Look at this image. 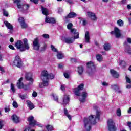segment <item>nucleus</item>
Wrapping results in <instances>:
<instances>
[{
  "label": "nucleus",
  "instance_id": "53",
  "mask_svg": "<svg viewBox=\"0 0 131 131\" xmlns=\"http://www.w3.org/2000/svg\"><path fill=\"white\" fill-rule=\"evenodd\" d=\"M102 85L103 86H108V85H109V84L106 82H102Z\"/></svg>",
  "mask_w": 131,
  "mask_h": 131
},
{
  "label": "nucleus",
  "instance_id": "59",
  "mask_svg": "<svg viewBox=\"0 0 131 131\" xmlns=\"http://www.w3.org/2000/svg\"><path fill=\"white\" fill-rule=\"evenodd\" d=\"M127 125H128V127L129 128L130 130H131V122H127Z\"/></svg>",
  "mask_w": 131,
  "mask_h": 131
},
{
  "label": "nucleus",
  "instance_id": "33",
  "mask_svg": "<svg viewBox=\"0 0 131 131\" xmlns=\"http://www.w3.org/2000/svg\"><path fill=\"white\" fill-rule=\"evenodd\" d=\"M111 48L110 45L109 44H104V49L105 51H110Z\"/></svg>",
  "mask_w": 131,
  "mask_h": 131
},
{
  "label": "nucleus",
  "instance_id": "47",
  "mask_svg": "<svg viewBox=\"0 0 131 131\" xmlns=\"http://www.w3.org/2000/svg\"><path fill=\"white\" fill-rule=\"evenodd\" d=\"M3 126H4V121L0 120V129L3 128Z\"/></svg>",
  "mask_w": 131,
  "mask_h": 131
},
{
  "label": "nucleus",
  "instance_id": "57",
  "mask_svg": "<svg viewBox=\"0 0 131 131\" xmlns=\"http://www.w3.org/2000/svg\"><path fill=\"white\" fill-rule=\"evenodd\" d=\"M24 131H34V130H30V127H28Z\"/></svg>",
  "mask_w": 131,
  "mask_h": 131
},
{
  "label": "nucleus",
  "instance_id": "14",
  "mask_svg": "<svg viewBox=\"0 0 131 131\" xmlns=\"http://www.w3.org/2000/svg\"><path fill=\"white\" fill-rule=\"evenodd\" d=\"M86 16L92 21H97L98 20V18L97 17V15L94 12H92L91 11L87 12Z\"/></svg>",
  "mask_w": 131,
  "mask_h": 131
},
{
  "label": "nucleus",
  "instance_id": "58",
  "mask_svg": "<svg viewBox=\"0 0 131 131\" xmlns=\"http://www.w3.org/2000/svg\"><path fill=\"white\" fill-rule=\"evenodd\" d=\"M57 12L58 13H62V12H63V9L62 8H58Z\"/></svg>",
  "mask_w": 131,
  "mask_h": 131
},
{
  "label": "nucleus",
  "instance_id": "23",
  "mask_svg": "<svg viewBox=\"0 0 131 131\" xmlns=\"http://www.w3.org/2000/svg\"><path fill=\"white\" fill-rule=\"evenodd\" d=\"M23 80V78H20L18 82L17 83V86L18 89H22L23 88V83H22V81Z\"/></svg>",
  "mask_w": 131,
  "mask_h": 131
},
{
  "label": "nucleus",
  "instance_id": "20",
  "mask_svg": "<svg viewBox=\"0 0 131 131\" xmlns=\"http://www.w3.org/2000/svg\"><path fill=\"white\" fill-rule=\"evenodd\" d=\"M77 14L74 12H70L69 14L65 17L66 20H67L68 18H74V17H76Z\"/></svg>",
  "mask_w": 131,
  "mask_h": 131
},
{
  "label": "nucleus",
  "instance_id": "27",
  "mask_svg": "<svg viewBox=\"0 0 131 131\" xmlns=\"http://www.w3.org/2000/svg\"><path fill=\"white\" fill-rule=\"evenodd\" d=\"M85 40L86 42H90V33L88 31L85 33Z\"/></svg>",
  "mask_w": 131,
  "mask_h": 131
},
{
  "label": "nucleus",
  "instance_id": "16",
  "mask_svg": "<svg viewBox=\"0 0 131 131\" xmlns=\"http://www.w3.org/2000/svg\"><path fill=\"white\" fill-rule=\"evenodd\" d=\"M4 24L6 26V27L10 30V33H12L13 32V26L12 25V24H11L10 23L7 21H4Z\"/></svg>",
  "mask_w": 131,
  "mask_h": 131
},
{
  "label": "nucleus",
  "instance_id": "29",
  "mask_svg": "<svg viewBox=\"0 0 131 131\" xmlns=\"http://www.w3.org/2000/svg\"><path fill=\"white\" fill-rule=\"evenodd\" d=\"M111 89L116 92V91L119 89V86L116 84H113L111 86Z\"/></svg>",
  "mask_w": 131,
  "mask_h": 131
},
{
  "label": "nucleus",
  "instance_id": "63",
  "mask_svg": "<svg viewBox=\"0 0 131 131\" xmlns=\"http://www.w3.org/2000/svg\"><path fill=\"white\" fill-rule=\"evenodd\" d=\"M127 42H128V43H131V38H127Z\"/></svg>",
  "mask_w": 131,
  "mask_h": 131
},
{
  "label": "nucleus",
  "instance_id": "13",
  "mask_svg": "<svg viewBox=\"0 0 131 131\" xmlns=\"http://www.w3.org/2000/svg\"><path fill=\"white\" fill-rule=\"evenodd\" d=\"M33 48L34 50L36 51L39 50V48H40V42H39L38 38H36L34 39L33 41Z\"/></svg>",
  "mask_w": 131,
  "mask_h": 131
},
{
  "label": "nucleus",
  "instance_id": "32",
  "mask_svg": "<svg viewBox=\"0 0 131 131\" xmlns=\"http://www.w3.org/2000/svg\"><path fill=\"white\" fill-rule=\"evenodd\" d=\"M46 129L48 131H52L54 130V127L51 125H48L46 126Z\"/></svg>",
  "mask_w": 131,
  "mask_h": 131
},
{
  "label": "nucleus",
  "instance_id": "19",
  "mask_svg": "<svg viewBox=\"0 0 131 131\" xmlns=\"http://www.w3.org/2000/svg\"><path fill=\"white\" fill-rule=\"evenodd\" d=\"M110 73L113 77H115V78H118V77H119L118 73L113 69L110 70Z\"/></svg>",
  "mask_w": 131,
  "mask_h": 131
},
{
  "label": "nucleus",
  "instance_id": "50",
  "mask_svg": "<svg viewBox=\"0 0 131 131\" xmlns=\"http://www.w3.org/2000/svg\"><path fill=\"white\" fill-rule=\"evenodd\" d=\"M32 97H33V98H36V97H37V93H36L35 91H34L32 94Z\"/></svg>",
  "mask_w": 131,
  "mask_h": 131
},
{
  "label": "nucleus",
  "instance_id": "52",
  "mask_svg": "<svg viewBox=\"0 0 131 131\" xmlns=\"http://www.w3.org/2000/svg\"><path fill=\"white\" fill-rule=\"evenodd\" d=\"M82 24L84 26L85 25H86V24L88 23L86 22V20L85 19H82Z\"/></svg>",
  "mask_w": 131,
  "mask_h": 131
},
{
  "label": "nucleus",
  "instance_id": "4",
  "mask_svg": "<svg viewBox=\"0 0 131 131\" xmlns=\"http://www.w3.org/2000/svg\"><path fill=\"white\" fill-rule=\"evenodd\" d=\"M14 3V4H16L18 9L24 13H26L30 8V5L29 4H24L21 1H15Z\"/></svg>",
  "mask_w": 131,
  "mask_h": 131
},
{
  "label": "nucleus",
  "instance_id": "54",
  "mask_svg": "<svg viewBox=\"0 0 131 131\" xmlns=\"http://www.w3.org/2000/svg\"><path fill=\"white\" fill-rule=\"evenodd\" d=\"M116 93H118V94H121L122 93V91H121L119 87V89H117L116 91Z\"/></svg>",
  "mask_w": 131,
  "mask_h": 131
},
{
  "label": "nucleus",
  "instance_id": "11",
  "mask_svg": "<svg viewBox=\"0 0 131 131\" xmlns=\"http://www.w3.org/2000/svg\"><path fill=\"white\" fill-rule=\"evenodd\" d=\"M23 47L21 48L20 52H25V51H27L30 50V46L28 44V40L26 38H24L23 40Z\"/></svg>",
  "mask_w": 131,
  "mask_h": 131
},
{
  "label": "nucleus",
  "instance_id": "28",
  "mask_svg": "<svg viewBox=\"0 0 131 131\" xmlns=\"http://www.w3.org/2000/svg\"><path fill=\"white\" fill-rule=\"evenodd\" d=\"M57 58L58 60H61L64 58V54L61 52H58L57 54Z\"/></svg>",
  "mask_w": 131,
  "mask_h": 131
},
{
  "label": "nucleus",
  "instance_id": "60",
  "mask_svg": "<svg viewBox=\"0 0 131 131\" xmlns=\"http://www.w3.org/2000/svg\"><path fill=\"white\" fill-rule=\"evenodd\" d=\"M9 49H11V50H15V47L13 45H9Z\"/></svg>",
  "mask_w": 131,
  "mask_h": 131
},
{
  "label": "nucleus",
  "instance_id": "51",
  "mask_svg": "<svg viewBox=\"0 0 131 131\" xmlns=\"http://www.w3.org/2000/svg\"><path fill=\"white\" fill-rule=\"evenodd\" d=\"M63 68H64V64H63L62 63H60L58 64L59 69H63Z\"/></svg>",
  "mask_w": 131,
  "mask_h": 131
},
{
  "label": "nucleus",
  "instance_id": "31",
  "mask_svg": "<svg viewBox=\"0 0 131 131\" xmlns=\"http://www.w3.org/2000/svg\"><path fill=\"white\" fill-rule=\"evenodd\" d=\"M26 79L27 80H29V81H30V84H32V82H33V79H32V78L26 75Z\"/></svg>",
  "mask_w": 131,
  "mask_h": 131
},
{
  "label": "nucleus",
  "instance_id": "30",
  "mask_svg": "<svg viewBox=\"0 0 131 131\" xmlns=\"http://www.w3.org/2000/svg\"><path fill=\"white\" fill-rule=\"evenodd\" d=\"M117 24H118V26H120V27H122V26H123V25L124 24L123 21H122L121 19H119L117 20Z\"/></svg>",
  "mask_w": 131,
  "mask_h": 131
},
{
  "label": "nucleus",
  "instance_id": "2",
  "mask_svg": "<svg viewBox=\"0 0 131 131\" xmlns=\"http://www.w3.org/2000/svg\"><path fill=\"white\" fill-rule=\"evenodd\" d=\"M84 85L83 84H80L77 88H76L74 90V93L76 96H78L79 97V101L81 103L85 102V99L88 98V93L86 92H83L80 95V92L83 90Z\"/></svg>",
  "mask_w": 131,
  "mask_h": 131
},
{
  "label": "nucleus",
  "instance_id": "12",
  "mask_svg": "<svg viewBox=\"0 0 131 131\" xmlns=\"http://www.w3.org/2000/svg\"><path fill=\"white\" fill-rule=\"evenodd\" d=\"M28 121L29 122V125H32V126H35V125L40 126V124L34 120V117H33V116L29 117L28 118Z\"/></svg>",
  "mask_w": 131,
  "mask_h": 131
},
{
  "label": "nucleus",
  "instance_id": "55",
  "mask_svg": "<svg viewBox=\"0 0 131 131\" xmlns=\"http://www.w3.org/2000/svg\"><path fill=\"white\" fill-rule=\"evenodd\" d=\"M22 88L25 90V91H27V90H28V86L26 85H23Z\"/></svg>",
  "mask_w": 131,
  "mask_h": 131
},
{
  "label": "nucleus",
  "instance_id": "10",
  "mask_svg": "<svg viewBox=\"0 0 131 131\" xmlns=\"http://www.w3.org/2000/svg\"><path fill=\"white\" fill-rule=\"evenodd\" d=\"M111 34L115 35L116 38H120V37H121V31L119 28L115 27L114 31L111 32Z\"/></svg>",
  "mask_w": 131,
  "mask_h": 131
},
{
  "label": "nucleus",
  "instance_id": "45",
  "mask_svg": "<svg viewBox=\"0 0 131 131\" xmlns=\"http://www.w3.org/2000/svg\"><path fill=\"white\" fill-rule=\"evenodd\" d=\"M10 111V106H6L5 108V112L7 113V112H9Z\"/></svg>",
  "mask_w": 131,
  "mask_h": 131
},
{
  "label": "nucleus",
  "instance_id": "21",
  "mask_svg": "<svg viewBox=\"0 0 131 131\" xmlns=\"http://www.w3.org/2000/svg\"><path fill=\"white\" fill-rule=\"evenodd\" d=\"M83 67L82 66H79L77 68V71L79 74V75H82L83 74Z\"/></svg>",
  "mask_w": 131,
  "mask_h": 131
},
{
  "label": "nucleus",
  "instance_id": "26",
  "mask_svg": "<svg viewBox=\"0 0 131 131\" xmlns=\"http://www.w3.org/2000/svg\"><path fill=\"white\" fill-rule=\"evenodd\" d=\"M96 57L98 62H103L104 58H103V56H102V55L97 54Z\"/></svg>",
  "mask_w": 131,
  "mask_h": 131
},
{
  "label": "nucleus",
  "instance_id": "7",
  "mask_svg": "<svg viewBox=\"0 0 131 131\" xmlns=\"http://www.w3.org/2000/svg\"><path fill=\"white\" fill-rule=\"evenodd\" d=\"M107 127L109 131H116L115 123L112 119H109L107 120Z\"/></svg>",
  "mask_w": 131,
  "mask_h": 131
},
{
  "label": "nucleus",
  "instance_id": "34",
  "mask_svg": "<svg viewBox=\"0 0 131 131\" xmlns=\"http://www.w3.org/2000/svg\"><path fill=\"white\" fill-rule=\"evenodd\" d=\"M51 97L53 98L54 100L56 101V102H58V96H57V95L55 94V93H52L51 95Z\"/></svg>",
  "mask_w": 131,
  "mask_h": 131
},
{
  "label": "nucleus",
  "instance_id": "39",
  "mask_svg": "<svg viewBox=\"0 0 131 131\" xmlns=\"http://www.w3.org/2000/svg\"><path fill=\"white\" fill-rule=\"evenodd\" d=\"M117 116H121V110L120 108H118L117 110Z\"/></svg>",
  "mask_w": 131,
  "mask_h": 131
},
{
  "label": "nucleus",
  "instance_id": "6",
  "mask_svg": "<svg viewBox=\"0 0 131 131\" xmlns=\"http://www.w3.org/2000/svg\"><path fill=\"white\" fill-rule=\"evenodd\" d=\"M77 38H79V33L76 34L74 37L62 36L61 37V40L68 45H71V43H73L75 39H77Z\"/></svg>",
  "mask_w": 131,
  "mask_h": 131
},
{
  "label": "nucleus",
  "instance_id": "9",
  "mask_svg": "<svg viewBox=\"0 0 131 131\" xmlns=\"http://www.w3.org/2000/svg\"><path fill=\"white\" fill-rule=\"evenodd\" d=\"M87 66L88 67V69L87 71V73L91 75L96 70V66H95V64L94 62L90 61L87 63Z\"/></svg>",
  "mask_w": 131,
  "mask_h": 131
},
{
  "label": "nucleus",
  "instance_id": "43",
  "mask_svg": "<svg viewBox=\"0 0 131 131\" xmlns=\"http://www.w3.org/2000/svg\"><path fill=\"white\" fill-rule=\"evenodd\" d=\"M12 105L14 108H18V103L16 101H13Z\"/></svg>",
  "mask_w": 131,
  "mask_h": 131
},
{
  "label": "nucleus",
  "instance_id": "17",
  "mask_svg": "<svg viewBox=\"0 0 131 131\" xmlns=\"http://www.w3.org/2000/svg\"><path fill=\"white\" fill-rule=\"evenodd\" d=\"M11 118L13 122H14L15 123H19V122H20V118H19V117H18L17 115L14 114L12 115Z\"/></svg>",
  "mask_w": 131,
  "mask_h": 131
},
{
  "label": "nucleus",
  "instance_id": "36",
  "mask_svg": "<svg viewBox=\"0 0 131 131\" xmlns=\"http://www.w3.org/2000/svg\"><path fill=\"white\" fill-rule=\"evenodd\" d=\"M18 96H19V98L21 99V100H25V99H26V98H27V95L24 94H19Z\"/></svg>",
  "mask_w": 131,
  "mask_h": 131
},
{
  "label": "nucleus",
  "instance_id": "15",
  "mask_svg": "<svg viewBox=\"0 0 131 131\" xmlns=\"http://www.w3.org/2000/svg\"><path fill=\"white\" fill-rule=\"evenodd\" d=\"M72 27H73V24H72V23H69L68 24L67 28L68 29L70 30V32L71 33H72V34H74V35H75V34L79 33L78 32H76V29L72 28Z\"/></svg>",
  "mask_w": 131,
  "mask_h": 131
},
{
  "label": "nucleus",
  "instance_id": "8",
  "mask_svg": "<svg viewBox=\"0 0 131 131\" xmlns=\"http://www.w3.org/2000/svg\"><path fill=\"white\" fill-rule=\"evenodd\" d=\"M13 65L18 68H21V67L23 66V62L20 56L17 55L15 57L14 61H13Z\"/></svg>",
  "mask_w": 131,
  "mask_h": 131
},
{
  "label": "nucleus",
  "instance_id": "42",
  "mask_svg": "<svg viewBox=\"0 0 131 131\" xmlns=\"http://www.w3.org/2000/svg\"><path fill=\"white\" fill-rule=\"evenodd\" d=\"M60 90V91H65V85L61 84Z\"/></svg>",
  "mask_w": 131,
  "mask_h": 131
},
{
  "label": "nucleus",
  "instance_id": "1",
  "mask_svg": "<svg viewBox=\"0 0 131 131\" xmlns=\"http://www.w3.org/2000/svg\"><path fill=\"white\" fill-rule=\"evenodd\" d=\"M102 114V112L97 110L95 115H91L88 118H85L83 120L84 128L87 131L92 129V124H95L97 121L100 120V116Z\"/></svg>",
  "mask_w": 131,
  "mask_h": 131
},
{
  "label": "nucleus",
  "instance_id": "64",
  "mask_svg": "<svg viewBox=\"0 0 131 131\" xmlns=\"http://www.w3.org/2000/svg\"><path fill=\"white\" fill-rule=\"evenodd\" d=\"M126 88L127 89H130V88H131V84H129V85H127L126 86Z\"/></svg>",
  "mask_w": 131,
  "mask_h": 131
},
{
  "label": "nucleus",
  "instance_id": "25",
  "mask_svg": "<svg viewBox=\"0 0 131 131\" xmlns=\"http://www.w3.org/2000/svg\"><path fill=\"white\" fill-rule=\"evenodd\" d=\"M27 104L28 107H29L30 110H32V109H34V105H33V103H32L31 101L29 100H27Z\"/></svg>",
  "mask_w": 131,
  "mask_h": 131
},
{
  "label": "nucleus",
  "instance_id": "22",
  "mask_svg": "<svg viewBox=\"0 0 131 131\" xmlns=\"http://www.w3.org/2000/svg\"><path fill=\"white\" fill-rule=\"evenodd\" d=\"M63 101V102L62 104L63 105H67V104H68V103H69V96H68V95H64Z\"/></svg>",
  "mask_w": 131,
  "mask_h": 131
},
{
  "label": "nucleus",
  "instance_id": "37",
  "mask_svg": "<svg viewBox=\"0 0 131 131\" xmlns=\"http://www.w3.org/2000/svg\"><path fill=\"white\" fill-rule=\"evenodd\" d=\"M119 64L120 66H121L122 67H124V66H125V61L123 60H120L119 61Z\"/></svg>",
  "mask_w": 131,
  "mask_h": 131
},
{
  "label": "nucleus",
  "instance_id": "3",
  "mask_svg": "<svg viewBox=\"0 0 131 131\" xmlns=\"http://www.w3.org/2000/svg\"><path fill=\"white\" fill-rule=\"evenodd\" d=\"M41 79L42 83L39 84V88H45L49 86V73L47 71H43L41 72Z\"/></svg>",
  "mask_w": 131,
  "mask_h": 131
},
{
  "label": "nucleus",
  "instance_id": "49",
  "mask_svg": "<svg viewBox=\"0 0 131 131\" xmlns=\"http://www.w3.org/2000/svg\"><path fill=\"white\" fill-rule=\"evenodd\" d=\"M42 37H43V38H50V36L48 34H43Z\"/></svg>",
  "mask_w": 131,
  "mask_h": 131
},
{
  "label": "nucleus",
  "instance_id": "5",
  "mask_svg": "<svg viewBox=\"0 0 131 131\" xmlns=\"http://www.w3.org/2000/svg\"><path fill=\"white\" fill-rule=\"evenodd\" d=\"M41 8L42 14L46 16L45 22H46V23H52L53 24H55V23H56V20L55 18L48 16V15H49V10L42 6H41Z\"/></svg>",
  "mask_w": 131,
  "mask_h": 131
},
{
  "label": "nucleus",
  "instance_id": "24",
  "mask_svg": "<svg viewBox=\"0 0 131 131\" xmlns=\"http://www.w3.org/2000/svg\"><path fill=\"white\" fill-rule=\"evenodd\" d=\"M64 115L68 117V118L69 119V120H71L72 119V117L71 115L69 114V112H68V110L67 108H64L63 111Z\"/></svg>",
  "mask_w": 131,
  "mask_h": 131
},
{
  "label": "nucleus",
  "instance_id": "61",
  "mask_svg": "<svg viewBox=\"0 0 131 131\" xmlns=\"http://www.w3.org/2000/svg\"><path fill=\"white\" fill-rule=\"evenodd\" d=\"M0 71H1V72H5V69H4V67L0 66Z\"/></svg>",
  "mask_w": 131,
  "mask_h": 131
},
{
  "label": "nucleus",
  "instance_id": "62",
  "mask_svg": "<svg viewBox=\"0 0 131 131\" xmlns=\"http://www.w3.org/2000/svg\"><path fill=\"white\" fill-rule=\"evenodd\" d=\"M32 3H33V4H35V5H37V4H38V1H32Z\"/></svg>",
  "mask_w": 131,
  "mask_h": 131
},
{
  "label": "nucleus",
  "instance_id": "38",
  "mask_svg": "<svg viewBox=\"0 0 131 131\" xmlns=\"http://www.w3.org/2000/svg\"><path fill=\"white\" fill-rule=\"evenodd\" d=\"M20 25L21 27V28L24 29V28H27V27L28 26L24 21V23H21Z\"/></svg>",
  "mask_w": 131,
  "mask_h": 131
},
{
  "label": "nucleus",
  "instance_id": "44",
  "mask_svg": "<svg viewBox=\"0 0 131 131\" xmlns=\"http://www.w3.org/2000/svg\"><path fill=\"white\" fill-rule=\"evenodd\" d=\"M3 14L6 17H8V16H9V13H8V11H6L5 10H3Z\"/></svg>",
  "mask_w": 131,
  "mask_h": 131
},
{
  "label": "nucleus",
  "instance_id": "48",
  "mask_svg": "<svg viewBox=\"0 0 131 131\" xmlns=\"http://www.w3.org/2000/svg\"><path fill=\"white\" fill-rule=\"evenodd\" d=\"M18 21L19 22V23H23L24 22V18L19 17L18 18Z\"/></svg>",
  "mask_w": 131,
  "mask_h": 131
},
{
  "label": "nucleus",
  "instance_id": "41",
  "mask_svg": "<svg viewBox=\"0 0 131 131\" xmlns=\"http://www.w3.org/2000/svg\"><path fill=\"white\" fill-rule=\"evenodd\" d=\"M51 48L52 51H53V52H57V49L56 48H55V46H54L53 45H51Z\"/></svg>",
  "mask_w": 131,
  "mask_h": 131
},
{
  "label": "nucleus",
  "instance_id": "35",
  "mask_svg": "<svg viewBox=\"0 0 131 131\" xmlns=\"http://www.w3.org/2000/svg\"><path fill=\"white\" fill-rule=\"evenodd\" d=\"M10 89L11 91L13 92V93L16 92V89L15 88V85L14 84L11 83L10 85Z\"/></svg>",
  "mask_w": 131,
  "mask_h": 131
},
{
  "label": "nucleus",
  "instance_id": "56",
  "mask_svg": "<svg viewBox=\"0 0 131 131\" xmlns=\"http://www.w3.org/2000/svg\"><path fill=\"white\" fill-rule=\"evenodd\" d=\"M64 76L66 78H69V74H68L67 73H64Z\"/></svg>",
  "mask_w": 131,
  "mask_h": 131
},
{
  "label": "nucleus",
  "instance_id": "18",
  "mask_svg": "<svg viewBox=\"0 0 131 131\" xmlns=\"http://www.w3.org/2000/svg\"><path fill=\"white\" fill-rule=\"evenodd\" d=\"M23 46V42L21 41V40H18L16 43H15V47L21 51V49L22 48V47Z\"/></svg>",
  "mask_w": 131,
  "mask_h": 131
},
{
  "label": "nucleus",
  "instance_id": "40",
  "mask_svg": "<svg viewBox=\"0 0 131 131\" xmlns=\"http://www.w3.org/2000/svg\"><path fill=\"white\" fill-rule=\"evenodd\" d=\"M54 77H55V75H54V74H49L48 75V81H49V79H53V78H54Z\"/></svg>",
  "mask_w": 131,
  "mask_h": 131
},
{
  "label": "nucleus",
  "instance_id": "46",
  "mask_svg": "<svg viewBox=\"0 0 131 131\" xmlns=\"http://www.w3.org/2000/svg\"><path fill=\"white\" fill-rule=\"evenodd\" d=\"M126 82H127V83H130L131 84V80H130V78H129V77L126 76Z\"/></svg>",
  "mask_w": 131,
  "mask_h": 131
}]
</instances>
